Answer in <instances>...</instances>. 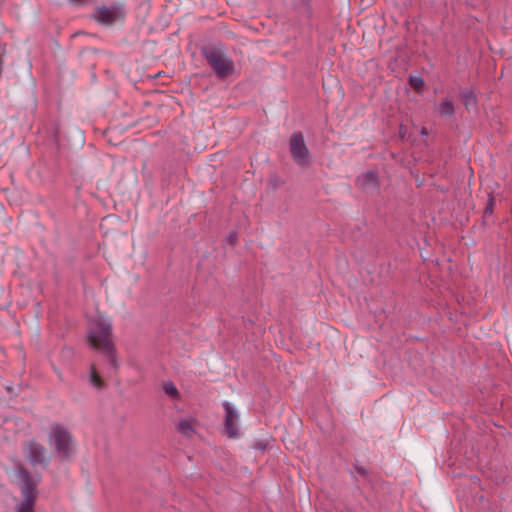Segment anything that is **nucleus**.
Returning <instances> with one entry per match:
<instances>
[{"label":"nucleus","instance_id":"nucleus-6","mask_svg":"<svg viewBox=\"0 0 512 512\" xmlns=\"http://www.w3.org/2000/svg\"><path fill=\"white\" fill-rule=\"evenodd\" d=\"M17 474L21 482L20 489L23 497L22 499H30L36 501L38 497L37 485L39 479H35L24 467H20L17 471Z\"/></svg>","mask_w":512,"mask_h":512},{"label":"nucleus","instance_id":"nucleus-22","mask_svg":"<svg viewBox=\"0 0 512 512\" xmlns=\"http://www.w3.org/2000/svg\"><path fill=\"white\" fill-rule=\"evenodd\" d=\"M402 128H403V126L401 125V126H400V135H401V136H403V135H404Z\"/></svg>","mask_w":512,"mask_h":512},{"label":"nucleus","instance_id":"nucleus-15","mask_svg":"<svg viewBox=\"0 0 512 512\" xmlns=\"http://www.w3.org/2000/svg\"><path fill=\"white\" fill-rule=\"evenodd\" d=\"M90 383L98 388V389H101L104 387V382L102 381V379L99 377L97 371H96V367L95 365H91L90 367Z\"/></svg>","mask_w":512,"mask_h":512},{"label":"nucleus","instance_id":"nucleus-5","mask_svg":"<svg viewBox=\"0 0 512 512\" xmlns=\"http://www.w3.org/2000/svg\"><path fill=\"white\" fill-rule=\"evenodd\" d=\"M289 152L298 166L307 167L310 165V151L305 143L302 132L292 133L289 140Z\"/></svg>","mask_w":512,"mask_h":512},{"label":"nucleus","instance_id":"nucleus-21","mask_svg":"<svg viewBox=\"0 0 512 512\" xmlns=\"http://www.w3.org/2000/svg\"><path fill=\"white\" fill-rule=\"evenodd\" d=\"M421 134L422 135H427L428 134L427 129L425 127L422 128Z\"/></svg>","mask_w":512,"mask_h":512},{"label":"nucleus","instance_id":"nucleus-4","mask_svg":"<svg viewBox=\"0 0 512 512\" xmlns=\"http://www.w3.org/2000/svg\"><path fill=\"white\" fill-rule=\"evenodd\" d=\"M93 19L101 25L111 26L126 17L125 6L122 3H114L111 6H99L94 9Z\"/></svg>","mask_w":512,"mask_h":512},{"label":"nucleus","instance_id":"nucleus-14","mask_svg":"<svg viewBox=\"0 0 512 512\" xmlns=\"http://www.w3.org/2000/svg\"><path fill=\"white\" fill-rule=\"evenodd\" d=\"M35 503L36 501L30 499H22L14 512H34Z\"/></svg>","mask_w":512,"mask_h":512},{"label":"nucleus","instance_id":"nucleus-7","mask_svg":"<svg viewBox=\"0 0 512 512\" xmlns=\"http://www.w3.org/2000/svg\"><path fill=\"white\" fill-rule=\"evenodd\" d=\"M23 451L32 466H48L49 461L46 456V449L40 443L34 440L28 441L23 446Z\"/></svg>","mask_w":512,"mask_h":512},{"label":"nucleus","instance_id":"nucleus-19","mask_svg":"<svg viewBox=\"0 0 512 512\" xmlns=\"http://www.w3.org/2000/svg\"><path fill=\"white\" fill-rule=\"evenodd\" d=\"M354 468H355L356 472L358 474H360L361 476H363V477H367L368 476V470L366 468H364L363 466L354 465Z\"/></svg>","mask_w":512,"mask_h":512},{"label":"nucleus","instance_id":"nucleus-9","mask_svg":"<svg viewBox=\"0 0 512 512\" xmlns=\"http://www.w3.org/2000/svg\"><path fill=\"white\" fill-rule=\"evenodd\" d=\"M355 184L362 190H378L380 187L378 172L376 170H368L355 179Z\"/></svg>","mask_w":512,"mask_h":512},{"label":"nucleus","instance_id":"nucleus-12","mask_svg":"<svg viewBox=\"0 0 512 512\" xmlns=\"http://www.w3.org/2000/svg\"><path fill=\"white\" fill-rule=\"evenodd\" d=\"M164 393L169 396L172 400H180L181 395L177 387L172 381L165 382L163 385Z\"/></svg>","mask_w":512,"mask_h":512},{"label":"nucleus","instance_id":"nucleus-10","mask_svg":"<svg viewBox=\"0 0 512 512\" xmlns=\"http://www.w3.org/2000/svg\"><path fill=\"white\" fill-rule=\"evenodd\" d=\"M460 99L467 111L476 109L477 107V96L472 88H466L461 91Z\"/></svg>","mask_w":512,"mask_h":512},{"label":"nucleus","instance_id":"nucleus-3","mask_svg":"<svg viewBox=\"0 0 512 512\" xmlns=\"http://www.w3.org/2000/svg\"><path fill=\"white\" fill-rule=\"evenodd\" d=\"M201 55L220 79L226 78L234 71L232 59L225 56L223 50L216 46H204Z\"/></svg>","mask_w":512,"mask_h":512},{"label":"nucleus","instance_id":"nucleus-2","mask_svg":"<svg viewBox=\"0 0 512 512\" xmlns=\"http://www.w3.org/2000/svg\"><path fill=\"white\" fill-rule=\"evenodd\" d=\"M49 444L53 447L55 456L61 461H70L75 453L73 436L62 424L55 423L51 426Z\"/></svg>","mask_w":512,"mask_h":512},{"label":"nucleus","instance_id":"nucleus-8","mask_svg":"<svg viewBox=\"0 0 512 512\" xmlns=\"http://www.w3.org/2000/svg\"><path fill=\"white\" fill-rule=\"evenodd\" d=\"M222 406L225 411L224 434L230 439L237 438L240 434L238 429L239 415L228 401L223 402Z\"/></svg>","mask_w":512,"mask_h":512},{"label":"nucleus","instance_id":"nucleus-20","mask_svg":"<svg viewBox=\"0 0 512 512\" xmlns=\"http://www.w3.org/2000/svg\"><path fill=\"white\" fill-rule=\"evenodd\" d=\"M71 3H74L76 5H84L87 0H69Z\"/></svg>","mask_w":512,"mask_h":512},{"label":"nucleus","instance_id":"nucleus-17","mask_svg":"<svg viewBox=\"0 0 512 512\" xmlns=\"http://www.w3.org/2000/svg\"><path fill=\"white\" fill-rule=\"evenodd\" d=\"M408 82L416 92H420L424 86V80L420 76H410Z\"/></svg>","mask_w":512,"mask_h":512},{"label":"nucleus","instance_id":"nucleus-11","mask_svg":"<svg viewBox=\"0 0 512 512\" xmlns=\"http://www.w3.org/2000/svg\"><path fill=\"white\" fill-rule=\"evenodd\" d=\"M437 111L440 117L452 118L455 114L454 104L450 99L444 98L439 103Z\"/></svg>","mask_w":512,"mask_h":512},{"label":"nucleus","instance_id":"nucleus-1","mask_svg":"<svg viewBox=\"0 0 512 512\" xmlns=\"http://www.w3.org/2000/svg\"><path fill=\"white\" fill-rule=\"evenodd\" d=\"M111 337V323L102 318L96 319L88 334L89 343L94 349L102 352L111 366L117 369L116 349Z\"/></svg>","mask_w":512,"mask_h":512},{"label":"nucleus","instance_id":"nucleus-16","mask_svg":"<svg viewBox=\"0 0 512 512\" xmlns=\"http://www.w3.org/2000/svg\"><path fill=\"white\" fill-rule=\"evenodd\" d=\"M494 207H495V198L491 193H489L488 200H487L486 206L484 208V212H483V218L491 216L494 212Z\"/></svg>","mask_w":512,"mask_h":512},{"label":"nucleus","instance_id":"nucleus-13","mask_svg":"<svg viewBox=\"0 0 512 512\" xmlns=\"http://www.w3.org/2000/svg\"><path fill=\"white\" fill-rule=\"evenodd\" d=\"M177 431L186 437H191L195 433L192 423L189 420H181L178 423Z\"/></svg>","mask_w":512,"mask_h":512},{"label":"nucleus","instance_id":"nucleus-18","mask_svg":"<svg viewBox=\"0 0 512 512\" xmlns=\"http://www.w3.org/2000/svg\"><path fill=\"white\" fill-rule=\"evenodd\" d=\"M237 241H238L237 232L231 231L228 235V242L230 243V245L235 246L237 244Z\"/></svg>","mask_w":512,"mask_h":512}]
</instances>
